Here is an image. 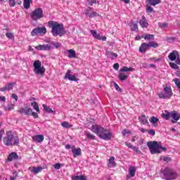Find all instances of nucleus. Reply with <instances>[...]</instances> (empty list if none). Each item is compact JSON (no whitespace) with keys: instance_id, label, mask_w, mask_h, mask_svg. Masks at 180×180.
<instances>
[{"instance_id":"39448f33","label":"nucleus","mask_w":180,"mask_h":180,"mask_svg":"<svg viewBox=\"0 0 180 180\" xmlns=\"http://www.w3.org/2000/svg\"><path fill=\"white\" fill-rule=\"evenodd\" d=\"M163 174V179L165 180H174L176 179L178 174L172 168L165 167L164 170L162 171Z\"/></svg>"},{"instance_id":"4be33fe9","label":"nucleus","mask_w":180,"mask_h":180,"mask_svg":"<svg viewBox=\"0 0 180 180\" xmlns=\"http://www.w3.org/2000/svg\"><path fill=\"white\" fill-rule=\"evenodd\" d=\"M118 78L120 81H126V79L129 78V74L120 72V74L118 75Z\"/></svg>"},{"instance_id":"bf43d9fd","label":"nucleus","mask_w":180,"mask_h":180,"mask_svg":"<svg viewBox=\"0 0 180 180\" xmlns=\"http://www.w3.org/2000/svg\"><path fill=\"white\" fill-rule=\"evenodd\" d=\"M130 133H131L130 131H128L127 129H124L123 130V135L126 136V134H130Z\"/></svg>"},{"instance_id":"a211bd4d","label":"nucleus","mask_w":180,"mask_h":180,"mask_svg":"<svg viewBox=\"0 0 180 180\" xmlns=\"http://www.w3.org/2000/svg\"><path fill=\"white\" fill-rule=\"evenodd\" d=\"M18 113H24L27 116H30L32 115V108H22L20 110H18Z\"/></svg>"},{"instance_id":"c85d7f7f","label":"nucleus","mask_w":180,"mask_h":180,"mask_svg":"<svg viewBox=\"0 0 180 180\" xmlns=\"http://www.w3.org/2000/svg\"><path fill=\"white\" fill-rule=\"evenodd\" d=\"M159 119L153 116L150 120V122L152 123V124H153L155 126V127H157V126H158V122H159Z\"/></svg>"},{"instance_id":"4d7b16f0","label":"nucleus","mask_w":180,"mask_h":180,"mask_svg":"<svg viewBox=\"0 0 180 180\" xmlns=\"http://www.w3.org/2000/svg\"><path fill=\"white\" fill-rule=\"evenodd\" d=\"M119 67H120L119 63H115L113 65V68H114V70H116V71H117L119 70Z\"/></svg>"},{"instance_id":"b1692460","label":"nucleus","mask_w":180,"mask_h":180,"mask_svg":"<svg viewBox=\"0 0 180 180\" xmlns=\"http://www.w3.org/2000/svg\"><path fill=\"white\" fill-rule=\"evenodd\" d=\"M146 4L150 6H155V5L161 4V0H146Z\"/></svg>"},{"instance_id":"58836bf2","label":"nucleus","mask_w":180,"mask_h":180,"mask_svg":"<svg viewBox=\"0 0 180 180\" xmlns=\"http://www.w3.org/2000/svg\"><path fill=\"white\" fill-rule=\"evenodd\" d=\"M61 127H64L65 129H71V127H72V124H70L68 122L65 121L61 122Z\"/></svg>"},{"instance_id":"37998d69","label":"nucleus","mask_w":180,"mask_h":180,"mask_svg":"<svg viewBox=\"0 0 180 180\" xmlns=\"http://www.w3.org/2000/svg\"><path fill=\"white\" fill-rule=\"evenodd\" d=\"M169 65L173 70H179V66L177 65L176 63H169Z\"/></svg>"},{"instance_id":"680f3d73","label":"nucleus","mask_w":180,"mask_h":180,"mask_svg":"<svg viewBox=\"0 0 180 180\" xmlns=\"http://www.w3.org/2000/svg\"><path fill=\"white\" fill-rule=\"evenodd\" d=\"M11 97L15 99V101H18V95L15 94H11Z\"/></svg>"},{"instance_id":"412c9836","label":"nucleus","mask_w":180,"mask_h":180,"mask_svg":"<svg viewBox=\"0 0 180 180\" xmlns=\"http://www.w3.org/2000/svg\"><path fill=\"white\" fill-rule=\"evenodd\" d=\"M36 50L43 51V50H51V46L49 44L38 45L35 47Z\"/></svg>"},{"instance_id":"6e6552de","label":"nucleus","mask_w":180,"mask_h":180,"mask_svg":"<svg viewBox=\"0 0 180 180\" xmlns=\"http://www.w3.org/2000/svg\"><path fill=\"white\" fill-rule=\"evenodd\" d=\"M164 92H160L158 94V96L160 99H169L173 94L171 86H165L163 89Z\"/></svg>"},{"instance_id":"423d86ee","label":"nucleus","mask_w":180,"mask_h":180,"mask_svg":"<svg viewBox=\"0 0 180 180\" xmlns=\"http://www.w3.org/2000/svg\"><path fill=\"white\" fill-rule=\"evenodd\" d=\"M33 67L34 74L44 77V72H46V68H44V66H41V62L40 60H35L33 63Z\"/></svg>"},{"instance_id":"0eeeda50","label":"nucleus","mask_w":180,"mask_h":180,"mask_svg":"<svg viewBox=\"0 0 180 180\" xmlns=\"http://www.w3.org/2000/svg\"><path fill=\"white\" fill-rule=\"evenodd\" d=\"M30 18L32 20H40V19L44 18V13H43V8H37L32 11Z\"/></svg>"},{"instance_id":"49530a36","label":"nucleus","mask_w":180,"mask_h":180,"mask_svg":"<svg viewBox=\"0 0 180 180\" xmlns=\"http://www.w3.org/2000/svg\"><path fill=\"white\" fill-rule=\"evenodd\" d=\"M6 37H8V39H14V37H15L13 36V34L11 33V32H6Z\"/></svg>"},{"instance_id":"7ed1b4c3","label":"nucleus","mask_w":180,"mask_h":180,"mask_svg":"<svg viewBox=\"0 0 180 180\" xmlns=\"http://www.w3.org/2000/svg\"><path fill=\"white\" fill-rule=\"evenodd\" d=\"M3 143L4 146L8 147L18 146L19 144V137L15 135L13 131H8L6 133V136L3 138Z\"/></svg>"},{"instance_id":"5701e85b","label":"nucleus","mask_w":180,"mask_h":180,"mask_svg":"<svg viewBox=\"0 0 180 180\" xmlns=\"http://www.w3.org/2000/svg\"><path fill=\"white\" fill-rule=\"evenodd\" d=\"M170 117H172V119L174 120H176V122H178V120L180 119V115L176 111H172Z\"/></svg>"},{"instance_id":"f704fd0d","label":"nucleus","mask_w":180,"mask_h":180,"mask_svg":"<svg viewBox=\"0 0 180 180\" xmlns=\"http://www.w3.org/2000/svg\"><path fill=\"white\" fill-rule=\"evenodd\" d=\"M131 71H134V68H127V66H124L120 70V72H130Z\"/></svg>"},{"instance_id":"393cba45","label":"nucleus","mask_w":180,"mask_h":180,"mask_svg":"<svg viewBox=\"0 0 180 180\" xmlns=\"http://www.w3.org/2000/svg\"><path fill=\"white\" fill-rule=\"evenodd\" d=\"M105 54L108 58H111V60H115V58H117V54L115 53L110 51H106Z\"/></svg>"},{"instance_id":"72a5a7b5","label":"nucleus","mask_w":180,"mask_h":180,"mask_svg":"<svg viewBox=\"0 0 180 180\" xmlns=\"http://www.w3.org/2000/svg\"><path fill=\"white\" fill-rule=\"evenodd\" d=\"M146 13H148V15H150V13H154V8H152L151 6H150V4H147L146 5Z\"/></svg>"},{"instance_id":"e2e57ef3","label":"nucleus","mask_w":180,"mask_h":180,"mask_svg":"<svg viewBox=\"0 0 180 180\" xmlns=\"http://www.w3.org/2000/svg\"><path fill=\"white\" fill-rule=\"evenodd\" d=\"M17 178H18V173H16V172H15V175L14 176L10 177V179H11V180H15V179H16Z\"/></svg>"},{"instance_id":"4c0bfd02","label":"nucleus","mask_w":180,"mask_h":180,"mask_svg":"<svg viewBox=\"0 0 180 180\" xmlns=\"http://www.w3.org/2000/svg\"><path fill=\"white\" fill-rule=\"evenodd\" d=\"M142 39H145V40H154V34H147L146 35H142Z\"/></svg>"},{"instance_id":"3c124183","label":"nucleus","mask_w":180,"mask_h":180,"mask_svg":"<svg viewBox=\"0 0 180 180\" xmlns=\"http://www.w3.org/2000/svg\"><path fill=\"white\" fill-rule=\"evenodd\" d=\"M31 116H33L34 119H37V117H39V114H37V112H33V110H32Z\"/></svg>"},{"instance_id":"ea45409f","label":"nucleus","mask_w":180,"mask_h":180,"mask_svg":"<svg viewBox=\"0 0 180 180\" xmlns=\"http://www.w3.org/2000/svg\"><path fill=\"white\" fill-rule=\"evenodd\" d=\"M148 44L149 47H153V49H157V47H159L160 46V44L155 41H150Z\"/></svg>"},{"instance_id":"f8f14e48","label":"nucleus","mask_w":180,"mask_h":180,"mask_svg":"<svg viewBox=\"0 0 180 180\" xmlns=\"http://www.w3.org/2000/svg\"><path fill=\"white\" fill-rule=\"evenodd\" d=\"M72 153L75 158H77V157H81V155H82L81 148H75V146H72Z\"/></svg>"},{"instance_id":"864d4df0","label":"nucleus","mask_w":180,"mask_h":180,"mask_svg":"<svg viewBox=\"0 0 180 180\" xmlns=\"http://www.w3.org/2000/svg\"><path fill=\"white\" fill-rule=\"evenodd\" d=\"M148 133L151 136H155V131L154 129H148Z\"/></svg>"},{"instance_id":"473e14b6","label":"nucleus","mask_w":180,"mask_h":180,"mask_svg":"<svg viewBox=\"0 0 180 180\" xmlns=\"http://www.w3.org/2000/svg\"><path fill=\"white\" fill-rule=\"evenodd\" d=\"M31 105L32 106L33 109H34V110L37 112V113H40V108H39V104L37 103V102L34 101L31 103Z\"/></svg>"},{"instance_id":"20e7f679","label":"nucleus","mask_w":180,"mask_h":180,"mask_svg":"<svg viewBox=\"0 0 180 180\" xmlns=\"http://www.w3.org/2000/svg\"><path fill=\"white\" fill-rule=\"evenodd\" d=\"M147 146L150 150V154H161V150L162 151H167V148L163 147L161 145V142H158L155 141L147 142Z\"/></svg>"},{"instance_id":"052dcab7","label":"nucleus","mask_w":180,"mask_h":180,"mask_svg":"<svg viewBox=\"0 0 180 180\" xmlns=\"http://www.w3.org/2000/svg\"><path fill=\"white\" fill-rule=\"evenodd\" d=\"M160 27H167L168 23L165 22L159 25Z\"/></svg>"},{"instance_id":"603ef678","label":"nucleus","mask_w":180,"mask_h":180,"mask_svg":"<svg viewBox=\"0 0 180 180\" xmlns=\"http://www.w3.org/2000/svg\"><path fill=\"white\" fill-rule=\"evenodd\" d=\"M53 168H55V169H60V168H61V163H56L53 165Z\"/></svg>"},{"instance_id":"8fccbe9b","label":"nucleus","mask_w":180,"mask_h":180,"mask_svg":"<svg viewBox=\"0 0 180 180\" xmlns=\"http://www.w3.org/2000/svg\"><path fill=\"white\" fill-rule=\"evenodd\" d=\"M8 1H9V6H11L12 8H13L15 5H16V2L15 1V0H8Z\"/></svg>"},{"instance_id":"1a4fd4ad","label":"nucleus","mask_w":180,"mask_h":180,"mask_svg":"<svg viewBox=\"0 0 180 180\" xmlns=\"http://www.w3.org/2000/svg\"><path fill=\"white\" fill-rule=\"evenodd\" d=\"M47 33V28L46 27H37L32 30L31 36L34 37L37 34H46Z\"/></svg>"},{"instance_id":"a19ab883","label":"nucleus","mask_w":180,"mask_h":180,"mask_svg":"<svg viewBox=\"0 0 180 180\" xmlns=\"http://www.w3.org/2000/svg\"><path fill=\"white\" fill-rule=\"evenodd\" d=\"M42 106L44 110L48 113H54V111L49 106H47L45 104H43Z\"/></svg>"},{"instance_id":"c03bdc74","label":"nucleus","mask_w":180,"mask_h":180,"mask_svg":"<svg viewBox=\"0 0 180 180\" xmlns=\"http://www.w3.org/2000/svg\"><path fill=\"white\" fill-rule=\"evenodd\" d=\"M174 84L176 85L177 88L180 89V80L178 78H175L174 79Z\"/></svg>"},{"instance_id":"cd10ccee","label":"nucleus","mask_w":180,"mask_h":180,"mask_svg":"<svg viewBox=\"0 0 180 180\" xmlns=\"http://www.w3.org/2000/svg\"><path fill=\"white\" fill-rule=\"evenodd\" d=\"M18 158H19V156L18 155V153H15V152H13V153H11L8 155L7 160H8V161L11 162V161H12L13 160H18Z\"/></svg>"},{"instance_id":"e433bc0d","label":"nucleus","mask_w":180,"mask_h":180,"mask_svg":"<svg viewBox=\"0 0 180 180\" xmlns=\"http://www.w3.org/2000/svg\"><path fill=\"white\" fill-rule=\"evenodd\" d=\"M139 120L143 124H147V123H148V120H147V117H146V115H141V117H139Z\"/></svg>"},{"instance_id":"f03ea898","label":"nucleus","mask_w":180,"mask_h":180,"mask_svg":"<svg viewBox=\"0 0 180 180\" xmlns=\"http://www.w3.org/2000/svg\"><path fill=\"white\" fill-rule=\"evenodd\" d=\"M48 26L51 29L53 36H64L65 34V30L64 25L57 22V21H49Z\"/></svg>"},{"instance_id":"774afa93","label":"nucleus","mask_w":180,"mask_h":180,"mask_svg":"<svg viewBox=\"0 0 180 180\" xmlns=\"http://www.w3.org/2000/svg\"><path fill=\"white\" fill-rule=\"evenodd\" d=\"M175 75H176V77H179V78H180V71L178 70L175 72Z\"/></svg>"},{"instance_id":"bb28decb","label":"nucleus","mask_w":180,"mask_h":180,"mask_svg":"<svg viewBox=\"0 0 180 180\" xmlns=\"http://www.w3.org/2000/svg\"><path fill=\"white\" fill-rule=\"evenodd\" d=\"M67 51L69 53L68 56V57H69V58H77V53L75 52V50L68 49Z\"/></svg>"},{"instance_id":"2f4dec72","label":"nucleus","mask_w":180,"mask_h":180,"mask_svg":"<svg viewBox=\"0 0 180 180\" xmlns=\"http://www.w3.org/2000/svg\"><path fill=\"white\" fill-rule=\"evenodd\" d=\"M72 180H88L86 176L80 175V176H72Z\"/></svg>"},{"instance_id":"a878e982","label":"nucleus","mask_w":180,"mask_h":180,"mask_svg":"<svg viewBox=\"0 0 180 180\" xmlns=\"http://www.w3.org/2000/svg\"><path fill=\"white\" fill-rule=\"evenodd\" d=\"M137 168H136V167L134 166H131L129 168V176H131V178L134 177L136 175V171Z\"/></svg>"},{"instance_id":"9d476101","label":"nucleus","mask_w":180,"mask_h":180,"mask_svg":"<svg viewBox=\"0 0 180 180\" xmlns=\"http://www.w3.org/2000/svg\"><path fill=\"white\" fill-rule=\"evenodd\" d=\"M90 33L91 34H92L94 39H96L97 40H102L103 41H106V39H107L106 37L101 36V34H98L96 30H90Z\"/></svg>"},{"instance_id":"aec40b11","label":"nucleus","mask_w":180,"mask_h":180,"mask_svg":"<svg viewBox=\"0 0 180 180\" xmlns=\"http://www.w3.org/2000/svg\"><path fill=\"white\" fill-rule=\"evenodd\" d=\"M30 171L31 172H32L33 174H34V175H36V174H39V172H41V171H43V167H31L29 168Z\"/></svg>"},{"instance_id":"7c9ffc66","label":"nucleus","mask_w":180,"mask_h":180,"mask_svg":"<svg viewBox=\"0 0 180 180\" xmlns=\"http://www.w3.org/2000/svg\"><path fill=\"white\" fill-rule=\"evenodd\" d=\"M161 116L163 119H165V120H169V117H171V112L165 110L162 113Z\"/></svg>"},{"instance_id":"f257e3e1","label":"nucleus","mask_w":180,"mask_h":180,"mask_svg":"<svg viewBox=\"0 0 180 180\" xmlns=\"http://www.w3.org/2000/svg\"><path fill=\"white\" fill-rule=\"evenodd\" d=\"M91 128L93 133L97 134V136H98L100 139L105 141L112 140V138L113 137L112 131H108V129L98 124L92 125Z\"/></svg>"},{"instance_id":"9b49d317","label":"nucleus","mask_w":180,"mask_h":180,"mask_svg":"<svg viewBox=\"0 0 180 180\" xmlns=\"http://www.w3.org/2000/svg\"><path fill=\"white\" fill-rule=\"evenodd\" d=\"M69 79V81H75V82H77V81H78V78H77V77L74 75H71V70H68V71L66 72L65 75V79Z\"/></svg>"},{"instance_id":"79ce46f5","label":"nucleus","mask_w":180,"mask_h":180,"mask_svg":"<svg viewBox=\"0 0 180 180\" xmlns=\"http://www.w3.org/2000/svg\"><path fill=\"white\" fill-rule=\"evenodd\" d=\"M131 30L132 32H137L139 30V25L136 23H131Z\"/></svg>"},{"instance_id":"de8ad7c7","label":"nucleus","mask_w":180,"mask_h":180,"mask_svg":"<svg viewBox=\"0 0 180 180\" xmlns=\"http://www.w3.org/2000/svg\"><path fill=\"white\" fill-rule=\"evenodd\" d=\"M132 150H134L135 153H137V154H141V150H140L137 146H134Z\"/></svg>"},{"instance_id":"4468645a","label":"nucleus","mask_w":180,"mask_h":180,"mask_svg":"<svg viewBox=\"0 0 180 180\" xmlns=\"http://www.w3.org/2000/svg\"><path fill=\"white\" fill-rule=\"evenodd\" d=\"M168 58H169L171 61H175L176 58L177 60H179V53L177 51H173L169 54Z\"/></svg>"},{"instance_id":"f3484780","label":"nucleus","mask_w":180,"mask_h":180,"mask_svg":"<svg viewBox=\"0 0 180 180\" xmlns=\"http://www.w3.org/2000/svg\"><path fill=\"white\" fill-rule=\"evenodd\" d=\"M139 25H141L143 29H147V27H148V22H147V20L144 15H143L142 18L140 20Z\"/></svg>"},{"instance_id":"ddd939ff","label":"nucleus","mask_w":180,"mask_h":180,"mask_svg":"<svg viewBox=\"0 0 180 180\" xmlns=\"http://www.w3.org/2000/svg\"><path fill=\"white\" fill-rule=\"evenodd\" d=\"M91 9H92V8L88 7L85 10L84 13H85L86 16H89V18H96V16H99V14H98V13H96V11H92L91 13H89Z\"/></svg>"},{"instance_id":"c756f323","label":"nucleus","mask_w":180,"mask_h":180,"mask_svg":"<svg viewBox=\"0 0 180 180\" xmlns=\"http://www.w3.org/2000/svg\"><path fill=\"white\" fill-rule=\"evenodd\" d=\"M33 3V0H24L23 6L25 9H29L30 4Z\"/></svg>"},{"instance_id":"6e6d98bb","label":"nucleus","mask_w":180,"mask_h":180,"mask_svg":"<svg viewBox=\"0 0 180 180\" xmlns=\"http://www.w3.org/2000/svg\"><path fill=\"white\" fill-rule=\"evenodd\" d=\"M125 146H127V147H128V148H133V145H131V143H129V142H125Z\"/></svg>"},{"instance_id":"09e8293b","label":"nucleus","mask_w":180,"mask_h":180,"mask_svg":"<svg viewBox=\"0 0 180 180\" xmlns=\"http://www.w3.org/2000/svg\"><path fill=\"white\" fill-rule=\"evenodd\" d=\"M166 40L170 43V41H175L176 40V37H167Z\"/></svg>"},{"instance_id":"13d9d810","label":"nucleus","mask_w":180,"mask_h":180,"mask_svg":"<svg viewBox=\"0 0 180 180\" xmlns=\"http://www.w3.org/2000/svg\"><path fill=\"white\" fill-rule=\"evenodd\" d=\"M95 4H96V0H91L89 1V5H90V6H92Z\"/></svg>"},{"instance_id":"69168bd1","label":"nucleus","mask_w":180,"mask_h":180,"mask_svg":"<svg viewBox=\"0 0 180 180\" xmlns=\"http://www.w3.org/2000/svg\"><path fill=\"white\" fill-rule=\"evenodd\" d=\"M0 101H1V102H5L6 101V98L5 96H0Z\"/></svg>"},{"instance_id":"0e129e2a","label":"nucleus","mask_w":180,"mask_h":180,"mask_svg":"<svg viewBox=\"0 0 180 180\" xmlns=\"http://www.w3.org/2000/svg\"><path fill=\"white\" fill-rule=\"evenodd\" d=\"M114 86L117 91H119V89H120V87L116 83H114Z\"/></svg>"},{"instance_id":"c9c22d12","label":"nucleus","mask_w":180,"mask_h":180,"mask_svg":"<svg viewBox=\"0 0 180 180\" xmlns=\"http://www.w3.org/2000/svg\"><path fill=\"white\" fill-rule=\"evenodd\" d=\"M109 164H108V167H110V168H112V167H116V162H115V157H111L109 159Z\"/></svg>"},{"instance_id":"2eb2a0df","label":"nucleus","mask_w":180,"mask_h":180,"mask_svg":"<svg viewBox=\"0 0 180 180\" xmlns=\"http://www.w3.org/2000/svg\"><path fill=\"white\" fill-rule=\"evenodd\" d=\"M16 85L15 82H11L8 84V86H5L4 87L0 88L1 92H5V91H12L13 89V86Z\"/></svg>"},{"instance_id":"a18cd8bd","label":"nucleus","mask_w":180,"mask_h":180,"mask_svg":"<svg viewBox=\"0 0 180 180\" xmlns=\"http://www.w3.org/2000/svg\"><path fill=\"white\" fill-rule=\"evenodd\" d=\"M86 137L89 140H95V135L91 134V133H87L86 134Z\"/></svg>"},{"instance_id":"5fc2aeb1","label":"nucleus","mask_w":180,"mask_h":180,"mask_svg":"<svg viewBox=\"0 0 180 180\" xmlns=\"http://www.w3.org/2000/svg\"><path fill=\"white\" fill-rule=\"evenodd\" d=\"M163 161H165V162H170V161H172V159L169 157H165L163 158Z\"/></svg>"},{"instance_id":"338daca9","label":"nucleus","mask_w":180,"mask_h":180,"mask_svg":"<svg viewBox=\"0 0 180 180\" xmlns=\"http://www.w3.org/2000/svg\"><path fill=\"white\" fill-rule=\"evenodd\" d=\"M140 131H141V133H146V131L148 132V129H146L144 128H141Z\"/></svg>"},{"instance_id":"6ab92c4d","label":"nucleus","mask_w":180,"mask_h":180,"mask_svg":"<svg viewBox=\"0 0 180 180\" xmlns=\"http://www.w3.org/2000/svg\"><path fill=\"white\" fill-rule=\"evenodd\" d=\"M150 48L148 44L143 42L141 44V46L139 47V52L140 53H146L147 50Z\"/></svg>"},{"instance_id":"dca6fc26","label":"nucleus","mask_w":180,"mask_h":180,"mask_svg":"<svg viewBox=\"0 0 180 180\" xmlns=\"http://www.w3.org/2000/svg\"><path fill=\"white\" fill-rule=\"evenodd\" d=\"M32 140L34 143H43L44 141V136L43 135H35L32 136Z\"/></svg>"}]
</instances>
